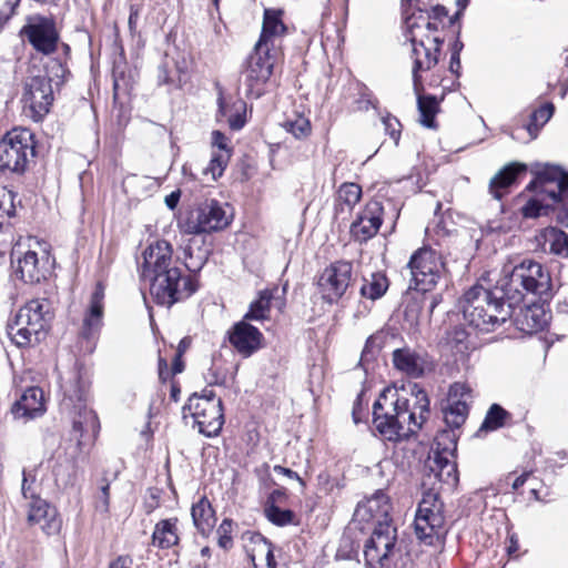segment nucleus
Masks as SVG:
<instances>
[{"label":"nucleus","instance_id":"49530a36","mask_svg":"<svg viewBox=\"0 0 568 568\" xmlns=\"http://www.w3.org/2000/svg\"><path fill=\"white\" fill-rule=\"evenodd\" d=\"M100 487L99 494L95 496L94 508L101 515H108L110 508V484L104 479Z\"/></svg>","mask_w":568,"mask_h":568},{"label":"nucleus","instance_id":"f257e3e1","mask_svg":"<svg viewBox=\"0 0 568 568\" xmlns=\"http://www.w3.org/2000/svg\"><path fill=\"white\" fill-rule=\"evenodd\" d=\"M550 274L535 261L525 260L513 267L494 290L481 285L470 287L459 301L465 321L480 332H491L511 317L513 311L526 295L541 302L552 297Z\"/></svg>","mask_w":568,"mask_h":568},{"label":"nucleus","instance_id":"423d86ee","mask_svg":"<svg viewBox=\"0 0 568 568\" xmlns=\"http://www.w3.org/2000/svg\"><path fill=\"white\" fill-rule=\"evenodd\" d=\"M62 388L61 409L72 415L73 430L80 436L89 430L95 433L99 428V419L97 414L87 406L88 385L80 373L73 372Z\"/></svg>","mask_w":568,"mask_h":568},{"label":"nucleus","instance_id":"e433bc0d","mask_svg":"<svg viewBox=\"0 0 568 568\" xmlns=\"http://www.w3.org/2000/svg\"><path fill=\"white\" fill-rule=\"evenodd\" d=\"M511 415L498 404H493L480 426L479 430L493 432L497 430L506 425V422L510 419Z\"/></svg>","mask_w":568,"mask_h":568},{"label":"nucleus","instance_id":"b1692460","mask_svg":"<svg viewBox=\"0 0 568 568\" xmlns=\"http://www.w3.org/2000/svg\"><path fill=\"white\" fill-rule=\"evenodd\" d=\"M103 300L104 286L101 282L95 285V288L90 298L89 308L83 317L82 326L80 328V336L89 343L95 338L102 326L103 320Z\"/></svg>","mask_w":568,"mask_h":568},{"label":"nucleus","instance_id":"393cba45","mask_svg":"<svg viewBox=\"0 0 568 568\" xmlns=\"http://www.w3.org/2000/svg\"><path fill=\"white\" fill-rule=\"evenodd\" d=\"M44 410L43 392L39 387L27 388L11 408L14 418L26 420L42 415Z\"/></svg>","mask_w":568,"mask_h":568},{"label":"nucleus","instance_id":"864d4df0","mask_svg":"<svg viewBox=\"0 0 568 568\" xmlns=\"http://www.w3.org/2000/svg\"><path fill=\"white\" fill-rule=\"evenodd\" d=\"M562 196H568V173H564L562 181L558 184V189L549 190V200L558 204Z\"/></svg>","mask_w":568,"mask_h":568},{"label":"nucleus","instance_id":"4c0bfd02","mask_svg":"<svg viewBox=\"0 0 568 568\" xmlns=\"http://www.w3.org/2000/svg\"><path fill=\"white\" fill-rule=\"evenodd\" d=\"M265 517L274 525L284 527L287 525H298L296 515L290 509H282L273 504H265Z\"/></svg>","mask_w":568,"mask_h":568},{"label":"nucleus","instance_id":"473e14b6","mask_svg":"<svg viewBox=\"0 0 568 568\" xmlns=\"http://www.w3.org/2000/svg\"><path fill=\"white\" fill-rule=\"evenodd\" d=\"M281 16V10L266 9L264 11L262 33L257 42L268 45L272 37L281 36L285 32L286 28L282 22Z\"/></svg>","mask_w":568,"mask_h":568},{"label":"nucleus","instance_id":"c85d7f7f","mask_svg":"<svg viewBox=\"0 0 568 568\" xmlns=\"http://www.w3.org/2000/svg\"><path fill=\"white\" fill-rule=\"evenodd\" d=\"M178 524L179 519L175 517L160 520L152 534L153 546L160 549H169L176 546L180 541Z\"/></svg>","mask_w":568,"mask_h":568},{"label":"nucleus","instance_id":"72a5a7b5","mask_svg":"<svg viewBox=\"0 0 568 568\" xmlns=\"http://www.w3.org/2000/svg\"><path fill=\"white\" fill-rule=\"evenodd\" d=\"M273 290H263L258 293L255 301L250 304L244 320L247 321H264L270 317L271 302L273 300Z\"/></svg>","mask_w":568,"mask_h":568},{"label":"nucleus","instance_id":"052dcab7","mask_svg":"<svg viewBox=\"0 0 568 568\" xmlns=\"http://www.w3.org/2000/svg\"><path fill=\"white\" fill-rule=\"evenodd\" d=\"M132 559L128 556H120L113 560L109 568H131Z\"/></svg>","mask_w":568,"mask_h":568},{"label":"nucleus","instance_id":"bf43d9fd","mask_svg":"<svg viewBox=\"0 0 568 568\" xmlns=\"http://www.w3.org/2000/svg\"><path fill=\"white\" fill-rule=\"evenodd\" d=\"M430 16L432 22H437L438 24L442 22V19L447 16V10L443 6H435L432 9V12H427Z\"/></svg>","mask_w":568,"mask_h":568},{"label":"nucleus","instance_id":"0eeeda50","mask_svg":"<svg viewBox=\"0 0 568 568\" xmlns=\"http://www.w3.org/2000/svg\"><path fill=\"white\" fill-rule=\"evenodd\" d=\"M193 419L199 433L206 437L216 436L224 424L222 400L212 389L205 388L202 394H193L183 407V418Z\"/></svg>","mask_w":568,"mask_h":568},{"label":"nucleus","instance_id":"e2e57ef3","mask_svg":"<svg viewBox=\"0 0 568 568\" xmlns=\"http://www.w3.org/2000/svg\"><path fill=\"white\" fill-rule=\"evenodd\" d=\"M449 70L455 73L456 75H459L460 70V59L458 55V50H454L450 55V63H449Z\"/></svg>","mask_w":568,"mask_h":568},{"label":"nucleus","instance_id":"4be33fe9","mask_svg":"<svg viewBox=\"0 0 568 568\" xmlns=\"http://www.w3.org/2000/svg\"><path fill=\"white\" fill-rule=\"evenodd\" d=\"M27 519L30 525H39L48 536L59 534L62 525L57 509L40 497L29 501Z\"/></svg>","mask_w":568,"mask_h":568},{"label":"nucleus","instance_id":"cd10ccee","mask_svg":"<svg viewBox=\"0 0 568 568\" xmlns=\"http://www.w3.org/2000/svg\"><path fill=\"white\" fill-rule=\"evenodd\" d=\"M526 171V165L517 162L510 163L499 170L489 182V193L496 200L507 193L508 187L516 181L518 174Z\"/></svg>","mask_w":568,"mask_h":568},{"label":"nucleus","instance_id":"58836bf2","mask_svg":"<svg viewBox=\"0 0 568 568\" xmlns=\"http://www.w3.org/2000/svg\"><path fill=\"white\" fill-rule=\"evenodd\" d=\"M364 507L371 514L373 519H376L377 521L389 520L388 511L390 506L387 496L383 491H377L373 497L367 499Z\"/></svg>","mask_w":568,"mask_h":568},{"label":"nucleus","instance_id":"37998d69","mask_svg":"<svg viewBox=\"0 0 568 568\" xmlns=\"http://www.w3.org/2000/svg\"><path fill=\"white\" fill-rule=\"evenodd\" d=\"M231 158V151H213L209 165L204 169L205 174H211L213 180L222 176Z\"/></svg>","mask_w":568,"mask_h":568},{"label":"nucleus","instance_id":"2f4dec72","mask_svg":"<svg viewBox=\"0 0 568 568\" xmlns=\"http://www.w3.org/2000/svg\"><path fill=\"white\" fill-rule=\"evenodd\" d=\"M388 286V278L383 272L372 273L368 277L363 278L361 295L376 301L386 293Z\"/></svg>","mask_w":568,"mask_h":568},{"label":"nucleus","instance_id":"20e7f679","mask_svg":"<svg viewBox=\"0 0 568 568\" xmlns=\"http://www.w3.org/2000/svg\"><path fill=\"white\" fill-rule=\"evenodd\" d=\"M471 403V388L460 382H456L449 386L447 397L442 403V413L444 422L449 429L442 430L436 437L437 449L428 456L425 463V469L429 470L438 481L455 485L458 481L457 466L444 453L438 449L448 440L453 449L456 447L457 435L459 429L466 422L469 414V405Z\"/></svg>","mask_w":568,"mask_h":568},{"label":"nucleus","instance_id":"a18cd8bd","mask_svg":"<svg viewBox=\"0 0 568 568\" xmlns=\"http://www.w3.org/2000/svg\"><path fill=\"white\" fill-rule=\"evenodd\" d=\"M21 493L26 499L33 500L39 498L38 486L36 485V475L31 471L23 470Z\"/></svg>","mask_w":568,"mask_h":568},{"label":"nucleus","instance_id":"6e6552de","mask_svg":"<svg viewBox=\"0 0 568 568\" xmlns=\"http://www.w3.org/2000/svg\"><path fill=\"white\" fill-rule=\"evenodd\" d=\"M34 155L36 141L32 131L14 128L0 141V171L23 173Z\"/></svg>","mask_w":568,"mask_h":568},{"label":"nucleus","instance_id":"dca6fc26","mask_svg":"<svg viewBox=\"0 0 568 568\" xmlns=\"http://www.w3.org/2000/svg\"><path fill=\"white\" fill-rule=\"evenodd\" d=\"M353 265L347 261H336L320 276L318 286L323 298L329 303L338 301L352 281Z\"/></svg>","mask_w":568,"mask_h":568},{"label":"nucleus","instance_id":"13d9d810","mask_svg":"<svg viewBox=\"0 0 568 568\" xmlns=\"http://www.w3.org/2000/svg\"><path fill=\"white\" fill-rule=\"evenodd\" d=\"M229 125L232 130H241L245 124L244 116L237 111L227 118Z\"/></svg>","mask_w":568,"mask_h":568},{"label":"nucleus","instance_id":"603ef678","mask_svg":"<svg viewBox=\"0 0 568 568\" xmlns=\"http://www.w3.org/2000/svg\"><path fill=\"white\" fill-rule=\"evenodd\" d=\"M68 470L69 469L64 468L63 466H59L55 468V470H54L55 483L59 487L67 488L74 484V477Z\"/></svg>","mask_w":568,"mask_h":568},{"label":"nucleus","instance_id":"7ed1b4c3","mask_svg":"<svg viewBox=\"0 0 568 568\" xmlns=\"http://www.w3.org/2000/svg\"><path fill=\"white\" fill-rule=\"evenodd\" d=\"M173 250L164 240L155 241L143 252L142 277L150 282V293L158 305L171 307L187 298L197 286L183 276L172 258Z\"/></svg>","mask_w":568,"mask_h":568},{"label":"nucleus","instance_id":"6ab92c4d","mask_svg":"<svg viewBox=\"0 0 568 568\" xmlns=\"http://www.w3.org/2000/svg\"><path fill=\"white\" fill-rule=\"evenodd\" d=\"M443 42L442 38L434 37L428 45H412L414 91L424 89L420 72L428 71L437 64Z\"/></svg>","mask_w":568,"mask_h":568},{"label":"nucleus","instance_id":"de8ad7c7","mask_svg":"<svg viewBox=\"0 0 568 568\" xmlns=\"http://www.w3.org/2000/svg\"><path fill=\"white\" fill-rule=\"evenodd\" d=\"M14 193L7 187H0V213L12 217L16 214Z\"/></svg>","mask_w":568,"mask_h":568},{"label":"nucleus","instance_id":"774afa93","mask_svg":"<svg viewBox=\"0 0 568 568\" xmlns=\"http://www.w3.org/2000/svg\"><path fill=\"white\" fill-rule=\"evenodd\" d=\"M557 219L561 224L568 226V204L559 210Z\"/></svg>","mask_w":568,"mask_h":568},{"label":"nucleus","instance_id":"9b49d317","mask_svg":"<svg viewBox=\"0 0 568 568\" xmlns=\"http://www.w3.org/2000/svg\"><path fill=\"white\" fill-rule=\"evenodd\" d=\"M275 59L270 45L256 42L242 71V81L247 97L258 99L263 94L264 85L273 73Z\"/></svg>","mask_w":568,"mask_h":568},{"label":"nucleus","instance_id":"39448f33","mask_svg":"<svg viewBox=\"0 0 568 568\" xmlns=\"http://www.w3.org/2000/svg\"><path fill=\"white\" fill-rule=\"evenodd\" d=\"M52 314L47 300H32L26 303L9 324L12 342L22 347L39 343L47 334Z\"/></svg>","mask_w":568,"mask_h":568},{"label":"nucleus","instance_id":"bb28decb","mask_svg":"<svg viewBox=\"0 0 568 568\" xmlns=\"http://www.w3.org/2000/svg\"><path fill=\"white\" fill-rule=\"evenodd\" d=\"M515 322L521 332L532 334L544 329L548 323V315L540 305L532 303L520 308Z\"/></svg>","mask_w":568,"mask_h":568},{"label":"nucleus","instance_id":"a878e982","mask_svg":"<svg viewBox=\"0 0 568 568\" xmlns=\"http://www.w3.org/2000/svg\"><path fill=\"white\" fill-rule=\"evenodd\" d=\"M535 179L527 186L530 191H538L549 199V190L558 189L565 171L558 165L537 164L534 169Z\"/></svg>","mask_w":568,"mask_h":568},{"label":"nucleus","instance_id":"4d7b16f0","mask_svg":"<svg viewBox=\"0 0 568 568\" xmlns=\"http://www.w3.org/2000/svg\"><path fill=\"white\" fill-rule=\"evenodd\" d=\"M273 469L276 474L284 475L291 479L297 480L302 488L305 487L304 480L298 476V474L296 471H293L292 469L280 466V465L274 466Z\"/></svg>","mask_w":568,"mask_h":568},{"label":"nucleus","instance_id":"a19ab883","mask_svg":"<svg viewBox=\"0 0 568 568\" xmlns=\"http://www.w3.org/2000/svg\"><path fill=\"white\" fill-rule=\"evenodd\" d=\"M555 106L548 102L536 109L530 115V122L527 125L529 134L535 138L540 126L545 125L552 116Z\"/></svg>","mask_w":568,"mask_h":568},{"label":"nucleus","instance_id":"79ce46f5","mask_svg":"<svg viewBox=\"0 0 568 568\" xmlns=\"http://www.w3.org/2000/svg\"><path fill=\"white\" fill-rule=\"evenodd\" d=\"M362 196V187L356 183H343L337 191V202L353 209Z\"/></svg>","mask_w":568,"mask_h":568},{"label":"nucleus","instance_id":"c03bdc74","mask_svg":"<svg viewBox=\"0 0 568 568\" xmlns=\"http://www.w3.org/2000/svg\"><path fill=\"white\" fill-rule=\"evenodd\" d=\"M283 128L296 139L306 138L311 133L310 120L301 114H296L293 119H287L283 123Z\"/></svg>","mask_w":568,"mask_h":568},{"label":"nucleus","instance_id":"338daca9","mask_svg":"<svg viewBox=\"0 0 568 568\" xmlns=\"http://www.w3.org/2000/svg\"><path fill=\"white\" fill-rule=\"evenodd\" d=\"M180 200V192H172L165 197V204L169 209L173 210L176 207Z\"/></svg>","mask_w":568,"mask_h":568},{"label":"nucleus","instance_id":"69168bd1","mask_svg":"<svg viewBox=\"0 0 568 568\" xmlns=\"http://www.w3.org/2000/svg\"><path fill=\"white\" fill-rule=\"evenodd\" d=\"M170 376H171V373L168 368V364H166L165 359L160 358L159 359V377H160V379L165 382L166 379L170 378Z\"/></svg>","mask_w":568,"mask_h":568},{"label":"nucleus","instance_id":"ea45409f","mask_svg":"<svg viewBox=\"0 0 568 568\" xmlns=\"http://www.w3.org/2000/svg\"><path fill=\"white\" fill-rule=\"evenodd\" d=\"M349 90L352 91L353 95L355 97L354 103H355V110L357 111H367L371 108L376 106V99L374 98L373 93L369 91V89L361 83V82H352L349 83Z\"/></svg>","mask_w":568,"mask_h":568},{"label":"nucleus","instance_id":"3c124183","mask_svg":"<svg viewBox=\"0 0 568 568\" xmlns=\"http://www.w3.org/2000/svg\"><path fill=\"white\" fill-rule=\"evenodd\" d=\"M256 542H257L258 551L261 555H264L267 566L268 567L274 566L275 560H274V555H273L271 542H268L265 538H263L260 535L256 536Z\"/></svg>","mask_w":568,"mask_h":568},{"label":"nucleus","instance_id":"aec40b11","mask_svg":"<svg viewBox=\"0 0 568 568\" xmlns=\"http://www.w3.org/2000/svg\"><path fill=\"white\" fill-rule=\"evenodd\" d=\"M229 342L244 358L250 357L262 346L263 334L255 326L242 320L235 323L227 333Z\"/></svg>","mask_w":568,"mask_h":568},{"label":"nucleus","instance_id":"c9c22d12","mask_svg":"<svg viewBox=\"0 0 568 568\" xmlns=\"http://www.w3.org/2000/svg\"><path fill=\"white\" fill-rule=\"evenodd\" d=\"M545 244H548L549 251L561 257H568V235L557 229L547 227L541 232Z\"/></svg>","mask_w":568,"mask_h":568},{"label":"nucleus","instance_id":"5fc2aeb1","mask_svg":"<svg viewBox=\"0 0 568 568\" xmlns=\"http://www.w3.org/2000/svg\"><path fill=\"white\" fill-rule=\"evenodd\" d=\"M231 524H232L231 520L224 519L217 530V532L220 534L219 545L225 549L232 545V538L229 535V529L231 528Z\"/></svg>","mask_w":568,"mask_h":568},{"label":"nucleus","instance_id":"2eb2a0df","mask_svg":"<svg viewBox=\"0 0 568 568\" xmlns=\"http://www.w3.org/2000/svg\"><path fill=\"white\" fill-rule=\"evenodd\" d=\"M11 261L14 275L22 282L34 284L45 278L49 261L45 252L39 256L36 251H22L21 244H17L12 247Z\"/></svg>","mask_w":568,"mask_h":568},{"label":"nucleus","instance_id":"c756f323","mask_svg":"<svg viewBox=\"0 0 568 568\" xmlns=\"http://www.w3.org/2000/svg\"><path fill=\"white\" fill-rule=\"evenodd\" d=\"M191 515L194 526L202 535L210 532L215 525L214 510L206 497L200 498L192 506Z\"/></svg>","mask_w":568,"mask_h":568},{"label":"nucleus","instance_id":"1a4fd4ad","mask_svg":"<svg viewBox=\"0 0 568 568\" xmlns=\"http://www.w3.org/2000/svg\"><path fill=\"white\" fill-rule=\"evenodd\" d=\"M414 529L426 545H435L445 534L444 505L433 489L424 493L415 515Z\"/></svg>","mask_w":568,"mask_h":568},{"label":"nucleus","instance_id":"a211bd4d","mask_svg":"<svg viewBox=\"0 0 568 568\" xmlns=\"http://www.w3.org/2000/svg\"><path fill=\"white\" fill-rule=\"evenodd\" d=\"M384 207L381 202L371 200L358 212L349 227L351 236L359 243L374 237L383 222Z\"/></svg>","mask_w":568,"mask_h":568},{"label":"nucleus","instance_id":"ddd939ff","mask_svg":"<svg viewBox=\"0 0 568 568\" xmlns=\"http://www.w3.org/2000/svg\"><path fill=\"white\" fill-rule=\"evenodd\" d=\"M21 101L29 118L37 122L42 120L53 102L52 79L44 74L27 79Z\"/></svg>","mask_w":568,"mask_h":568},{"label":"nucleus","instance_id":"680f3d73","mask_svg":"<svg viewBox=\"0 0 568 568\" xmlns=\"http://www.w3.org/2000/svg\"><path fill=\"white\" fill-rule=\"evenodd\" d=\"M519 550V541L516 534H511L508 537L507 554L513 557Z\"/></svg>","mask_w":568,"mask_h":568},{"label":"nucleus","instance_id":"5701e85b","mask_svg":"<svg viewBox=\"0 0 568 568\" xmlns=\"http://www.w3.org/2000/svg\"><path fill=\"white\" fill-rule=\"evenodd\" d=\"M438 31V23L430 21V16L418 9L405 17V32L412 45H428L435 33Z\"/></svg>","mask_w":568,"mask_h":568},{"label":"nucleus","instance_id":"9d476101","mask_svg":"<svg viewBox=\"0 0 568 568\" xmlns=\"http://www.w3.org/2000/svg\"><path fill=\"white\" fill-rule=\"evenodd\" d=\"M407 267L410 272V288L423 293L432 291L445 272L442 255L427 246L412 254Z\"/></svg>","mask_w":568,"mask_h":568},{"label":"nucleus","instance_id":"412c9836","mask_svg":"<svg viewBox=\"0 0 568 568\" xmlns=\"http://www.w3.org/2000/svg\"><path fill=\"white\" fill-rule=\"evenodd\" d=\"M393 364L396 369L412 378H419L433 369V363L426 353L409 347L395 349Z\"/></svg>","mask_w":568,"mask_h":568},{"label":"nucleus","instance_id":"f8f14e48","mask_svg":"<svg viewBox=\"0 0 568 568\" xmlns=\"http://www.w3.org/2000/svg\"><path fill=\"white\" fill-rule=\"evenodd\" d=\"M231 217L224 204L214 199H206L187 213L182 229L187 234L215 232L226 227Z\"/></svg>","mask_w":568,"mask_h":568},{"label":"nucleus","instance_id":"f704fd0d","mask_svg":"<svg viewBox=\"0 0 568 568\" xmlns=\"http://www.w3.org/2000/svg\"><path fill=\"white\" fill-rule=\"evenodd\" d=\"M535 195L521 207V213L526 219H536L542 215H548L550 210H554L556 202L548 200L546 194H540L534 191Z\"/></svg>","mask_w":568,"mask_h":568},{"label":"nucleus","instance_id":"7c9ffc66","mask_svg":"<svg viewBox=\"0 0 568 568\" xmlns=\"http://www.w3.org/2000/svg\"><path fill=\"white\" fill-rule=\"evenodd\" d=\"M423 90L414 91L417 97L419 122L425 128H435V116L439 111V101L436 97L422 94Z\"/></svg>","mask_w":568,"mask_h":568},{"label":"nucleus","instance_id":"f03ea898","mask_svg":"<svg viewBox=\"0 0 568 568\" xmlns=\"http://www.w3.org/2000/svg\"><path fill=\"white\" fill-rule=\"evenodd\" d=\"M429 415L427 393L416 383L407 389L386 388L373 405V424L386 439L397 442L416 433Z\"/></svg>","mask_w":568,"mask_h":568},{"label":"nucleus","instance_id":"6e6d98bb","mask_svg":"<svg viewBox=\"0 0 568 568\" xmlns=\"http://www.w3.org/2000/svg\"><path fill=\"white\" fill-rule=\"evenodd\" d=\"M212 145L217 149V151H230L227 148V138L220 131L212 132Z\"/></svg>","mask_w":568,"mask_h":568},{"label":"nucleus","instance_id":"4468645a","mask_svg":"<svg viewBox=\"0 0 568 568\" xmlns=\"http://www.w3.org/2000/svg\"><path fill=\"white\" fill-rule=\"evenodd\" d=\"M21 37L43 55H50L58 49L60 33L52 18L32 16L20 31Z\"/></svg>","mask_w":568,"mask_h":568},{"label":"nucleus","instance_id":"09e8293b","mask_svg":"<svg viewBox=\"0 0 568 568\" xmlns=\"http://www.w3.org/2000/svg\"><path fill=\"white\" fill-rule=\"evenodd\" d=\"M184 256H185V266L191 272L199 271L203 266L204 262L206 261V252L201 248H199L196 258L194 260L191 244H189L184 248Z\"/></svg>","mask_w":568,"mask_h":568},{"label":"nucleus","instance_id":"8fccbe9b","mask_svg":"<svg viewBox=\"0 0 568 568\" xmlns=\"http://www.w3.org/2000/svg\"><path fill=\"white\" fill-rule=\"evenodd\" d=\"M383 124L386 133L394 140L395 144H398L400 136V123L392 115L383 118Z\"/></svg>","mask_w":568,"mask_h":568},{"label":"nucleus","instance_id":"0e129e2a","mask_svg":"<svg viewBox=\"0 0 568 568\" xmlns=\"http://www.w3.org/2000/svg\"><path fill=\"white\" fill-rule=\"evenodd\" d=\"M158 80H159L160 84H171V83H173L172 79L169 75V71H168L165 65H160L159 67Z\"/></svg>","mask_w":568,"mask_h":568},{"label":"nucleus","instance_id":"f3484780","mask_svg":"<svg viewBox=\"0 0 568 568\" xmlns=\"http://www.w3.org/2000/svg\"><path fill=\"white\" fill-rule=\"evenodd\" d=\"M396 544V528L389 520H378L373 534L365 545V558L369 562H378L384 566L393 555Z\"/></svg>","mask_w":568,"mask_h":568}]
</instances>
